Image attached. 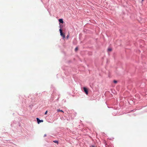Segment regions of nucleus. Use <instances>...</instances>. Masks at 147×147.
I'll use <instances>...</instances> for the list:
<instances>
[{"label": "nucleus", "mask_w": 147, "mask_h": 147, "mask_svg": "<svg viewBox=\"0 0 147 147\" xmlns=\"http://www.w3.org/2000/svg\"><path fill=\"white\" fill-rule=\"evenodd\" d=\"M83 89H84V92H85L86 94L87 95L88 94V90L85 87H84Z\"/></svg>", "instance_id": "nucleus-2"}, {"label": "nucleus", "mask_w": 147, "mask_h": 147, "mask_svg": "<svg viewBox=\"0 0 147 147\" xmlns=\"http://www.w3.org/2000/svg\"><path fill=\"white\" fill-rule=\"evenodd\" d=\"M47 111H46V112H45V115L47 114Z\"/></svg>", "instance_id": "nucleus-11"}, {"label": "nucleus", "mask_w": 147, "mask_h": 147, "mask_svg": "<svg viewBox=\"0 0 147 147\" xmlns=\"http://www.w3.org/2000/svg\"><path fill=\"white\" fill-rule=\"evenodd\" d=\"M36 119H37V121L38 122V123H41V122H42L43 121V120H40L38 118H37Z\"/></svg>", "instance_id": "nucleus-3"}, {"label": "nucleus", "mask_w": 147, "mask_h": 147, "mask_svg": "<svg viewBox=\"0 0 147 147\" xmlns=\"http://www.w3.org/2000/svg\"><path fill=\"white\" fill-rule=\"evenodd\" d=\"M46 136V134H45L44 136L45 137V136Z\"/></svg>", "instance_id": "nucleus-13"}, {"label": "nucleus", "mask_w": 147, "mask_h": 147, "mask_svg": "<svg viewBox=\"0 0 147 147\" xmlns=\"http://www.w3.org/2000/svg\"><path fill=\"white\" fill-rule=\"evenodd\" d=\"M59 31L60 33V35L63 37V38L64 39L65 38V34L63 33L62 30L60 29H59Z\"/></svg>", "instance_id": "nucleus-1"}, {"label": "nucleus", "mask_w": 147, "mask_h": 147, "mask_svg": "<svg viewBox=\"0 0 147 147\" xmlns=\"http://www.w3.org/2000/svg\"><path fill=\"white\" fill-rule=\"evenodd\" d=\"M90 147H95L94 146L92 145L90 146Z\"/></svg>", "instance_id": "nucleus-12"}, {"label": "nucleus", "mask_w": 147, "mask_h": 147, "mask_svg": "<svg viewBox=\"0 0 147 147\" xmlns=\"http://www.w3.org/2000/svg\"><path fill=\"white\" fill-rule=\"evenodd\" d=\"M57 111L58 112H62L64 113L63 111L62 110H60V109H57Z\"/></svg>", "instance_id": "nucleus-6"}, {"label": "nucleus", "mask_w": 147, "mask_h": 147, "mask_svg": "<svg viewBox=\"0 0 147 147\" xmlns=\"http://www.w3.org/2000/svg\"><path fill=\"white\" fill-rule=\"evenodd\" d=\"M59 21L61 23H63V20L62 19H59Z\"/></svg>", "instance_id": "nucleus-4"}, {"label": "nucleus", "mask_w": 147, "mask_h": 147, "mask_svg": "<svg viewBox=\"0 0 147 147\" xmlns=\"http://www.w3.org/2000/svg\"><path fill=\"white\" fill-rule=\"evenodd\" d=\"M78 50V48H77V47H76V48H75V51H76Z\"/></svg>", "instance_id": "nucleus-10"}, {"label": "nucleus", "mask_w": 147, "mask_h": 147, "mask_svg": "<svg viewBox=\"0 0 147 147\" xmlns=\"http://www.w3.org/2000/svg\"><path fill=\"white\" fill-rule=\"evenodd\" d=\"M53 142L55 143H57L58 144L59 143L58 141L57 140H54L53 141Z\"/></svg>", "instance_id": "nucleus-7"}, {"label": "nucleus", "mask_w": 147, "mask_h": 147, "mask_svg": "<svg viewBox=\"0 0 147 147\" xmlns=\"http://www.w3.org/2000/svg\"><path fill=\"white\" fill-rule=\"evenodd\" d=\"M69 37V35H68L67 36V39H68V38Z\"/></svg>", "instance_id": "nucleus-9"}, {"label": "nucleus", "mask_w": 147, "mask_h": 147, "mask_svg": "<svg viewBox=\"0 0 147 147\" xmlns=\"http://www.w3.org/2000/svg\"><path fill=\"white\" fill-rule=\"evenodd\" d=\"M107 50H108V51L110 52V51H112V48H109Z\"/></svg>", "instance_id": "nucleus-5"}, {"label": "nucleus", "mask_w": 147, "mask_h": 147, "mask_svg": "<svg viewBox=\"0 0 147 147\" xmlns=\"http://www.w3.org/2000/svg\"><path fill=\"white\" fill-rule=\"evenodd\" d=\"M113 82L114 83H115V84H117V80H114L113 81Z\"/></svg>", "instance_id": "nucleus-8"}]
</instances>
